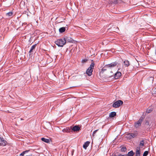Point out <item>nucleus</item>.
Wrapping results in <instances>:
<instances>
[{
  "label": "nucleus",
  "instance_id": "obj_1",
  "mask_svg": "<svg viewBox=\"0 0 156 156\" xmlns=\"http://www.w3.org/2000/svg\"><path fill=\"white\" fill-rule=\"evenodd\" d=\"M67 38L58 39L55 41V44L58 46L62 47L66 43Z\"/></svg>",
  "mask_w": 156,
  "mask_h": 156
},
{
  "label": "nucleus",
  "instance_id": "obj_2",
  "mask_svg": "<svg viewBox=\"0 0 156 156\" xmlns=\"http://www.w3.org/2000/svg\"><path fill=\"white\" fill-rule=\"evenodd\" d=\"M117 63L116 62H114L110 64L106 65L105 66L103 67L102 69L101 72H100V73H101V72L103 73L105 71L107 70H109V69L111 67H114L115 66L117 65Z\"/></svg>",
  "mask_w": 156,
  "mask_h": 156
},
{
  "label": "nucleus",
  "instance_id": "obj_3",
  "mask_svg": "<svg viewBox=\"0 0 156 156\" xmlns=\"http://www.w3.org/2000/svg\"><path fill=\"white\" fill-rule=\"evenodd\" d=\"M94 62H91L90 66L88 68L86 72V73L89 76H91L92 74L94 68Z\"/></svg>",
  "mask_w": 156,
  "mask_h": 156
},
{
  "label": "nucleus",
  "instance_id": "obj_4",
  "mask_svg": "<svg viewBox=\"0 0 156 156\" xmlns=\"http://www.w3.org/2000/svg\"><path fill=\"white\" fill-rule=\"evenodd\" d=\"M144 118V116H142L138 121L135 122L134 123V126L136 128H138L141 126L142 122Z\"/></svg>",
  "mask_w": 156,
  "mask_h": 156
},
{
  "label": "nucleus",
  "instance_id": "obj_5",
  "mask_svg": "<svg viewBox=\"0 0 156 156\" xmlns=\"http://www.w3.org/2000/svg\"><path fill=\"white\" fill-rule=\"evenodd\" d=\"M123 104V101L120 100H118L115 102L112 105V106L114 108H119L121 105Z\"/></svg>",
  "mask_w": 156,
  "mask_h": 156
},
{
  "label": "nucleus",
  "instance_id": "obj_6",
  "mask_svg": "<svg viewBox=\"0 0 156 156\" xmlns=\"http://www.w3.org/2000/svg\"><path fill=\"white\" fill-rule=\"evenodd\" d=\"M138 135V133L137 132H134L133 133H129L128 134V137L129 138L131 139L134 138L137 136Z\"/></svg>",
  "mask_w": 156,
  "mask_h": 156
},
{
  "label": "nucleus",
  "instance_id": "obj_7",
  "mask_svg": "<svg viewBox=\"0 0 156 156\" xmlns=\"http://www.w3.org/2000/svg\"><path fill=\"white\" fill-rule=\"evenodd\" d=\"M7 143V142L5 140H4L3 138L0 137V146H5Z\"/></svg>",
  "mask_w": 156,
  "mask_h": 156
},
{
  "label": "nucleus",
  "instance_id": "obj_8",
  "mask_svg": "<svg viewBox=\"0 0 156 156\" xmlns=\"http://www.w3.org/2000/svg\"><path fill=\"white\" fill-rule=\"evenodd\" d=\"M70 128L74 132L78 131L80 129V128L77 126H75L73 127L71 126Z\"/></svg>",
  "mask_w": 156,
  "mask_h": 156
},
{
  "label": "nucleus",
  "instance_id": "obj_9",
  "mask_svg": "<svg viewBox=\"0 0 156 156\" xmlns=\"http://www.w3.org/2000/svg\"><path fill=\"white\" fill-rule=\"evenodd\" d=\"M121 73L120 72H117L116 73H115L114 76V77L115 79H118L121 76Z\"/></svg>",
  "mask_w": 156,
  "mask_h": 156
},
{
  "label": "nucleus",
  "instance_id": "obj_10",
  "mask_svg": "<svg viewBox=\"0 0 156 156\" xmlns=\"http://www.w3.org/2000/svg\"><path fill=\"white\" fill-rule=\"evenodd\" d=\"M140 147H137L136 152V156H140Z\"/></svg>",
  "mask_w": 156,
  "mask_h": 156
},
{
  "label": "nucleus",
  "instance_id": "obj_11",
  "mask_svg": "<svg viewBox=\"0 0 156 156\" xmlns=\"http://www.w3.org/2000/svg\"><path fill=\"white\" fill-rule=\"evenodd\" d=\"M90 143V142L87 141L85 142L84 144L83 145V147L85 149H86L87 147L89 146V144Z\"/></svg>",
  "mask_w": 156,
  "mask_h": 156
},
{
  "label": "nucleus",
  "instance_id": "obj_12",
  "mask_svg": "<svg viewBox=\"0 0 156 156\" xmlns=\"http://www.w3.org/2000/svg\"><path fill=\"white\" fill-rule=\"evenodd\" d=\"M116 115V113L115 112H111L109 115V117L110 118L113 117Z\"/></svg>",
  "mask_w": 156,
  "mask_h": 156
},
{
  "label": "nucleus",
  "instance_id": "obj_13",
  "mask_svg": "<svg viewBox=\"0 0 156 156\" xmlns=\"http://www.w3.org/2000/svg\"><path fill=\"white\" fill-rule=\"evenodd\" d=\"M36 45V44H35L31 47V49L29 51V53H31L33 52V50L35 49Z\"/></svg>",
  "mask_w": 156,
  "mask_h": 156
},
{
  "label": "nucleus",
  "instance_id": "obj_14",
  "mask_svg": "<svg viewBox=\"0 0 156 156\" xmlns=\"http://www.w3.org/2000/svg\"><path fill=\"white\" fill-rule=\"evenodd\" d=\"M66 30V28L65 27H63L60 28L59 29V32L61 33H62L64 32Z\"/></svg>",
  "mask_w": 156,
  "mask_h": 156
},
{
  "label": "nucleus",
  "instance_id": "obj_15",
  "mask_svg": "<svg viewBox=\"0 0 156 156\" xmlns=\"http://www.w3.org/2000/svg\"><path fill=\"white\" fill-rule=\"evenodd\" d=\"M134 153L133 151H131L129 152L127 155V156H133Z\"/></svg>",
  "mask_w": 156,
  "mask_h": 156
},
{
  "label": "nucleus",
  "instance_id": "obj_16",
  "mask_svg": "<svg viewBox=\"0 0 156 156\" xmlns=\"http://www.w3.org/2000/svg\"><path fill=\"white\" fill-rule=\"evenodd\" d=\"M124 64L125 66L128 67L129 65V62L128 60H125L124 62Z\"/></svg>",
  "mask_w": 156,
  "mask_h": 156
},
{
  "label": "nucleus",
  "instance_id": "obj_17",
  "mask_svg": "<svg viewBox=\"0 0 156 156\" xmlns=\"http://www.w3.org/2000/svg\"><path fill=\"white\" fill-rule=\"evenodd\" d=\"M122 2V0H115L113 2V3L114 4H117V3H121Z\"/></svg>",
  "mask_w": 156,
  "mask_h": 156
},
{
  "label": "nucleus",
  "instance_id": "obj_18",
  "mask_svg": "<svg viewBox=\"0 0 156 156\" xmlns=\"http://www.w3.org/2000/svg\"><path fill=\"white\" fill-rule=\"evenodd\" d=\"M13 14V13L12 12H10L6 14V16L7 17H10L12 16Z\"/></svg>",
  "mask_w": 156,
  "mask_h": 156
},
{
  "label": "nucleus",
  "instance_id": "obj_19",
  "mask_svg": "<svg viewBox=\"0 0 156 156\" xmlns=\"http://www.w3.org/2000/svg\"><path fill=\"white\" fill-rule=\"evenodd\" d=\"M153 109L151 108H148L146 110V112L147 113H149L152 111Z\"/></svg>",
  "mask_w": 156,
  "mask_h": 156
},
{
  "label": "nucleus",
  "instance_id": "obj_20",
  "mask_svg": "<svg viewBox=\"0 0 156 156\" xmlns=\"http://www.w3.org/2000/svg\"><path fill=\"white\" fill-rule=\"evenodd\" d=\"M144 140H142L140 142V144H139V146H140V147H141L142 148V146H144Z\"/></svg>",
  "mask_w": 156,
  "mask_h": 156
},
{
  "label": "nucleus",
  "instance_id": "obj_21",
  "mask_svg": "<svg viewBox=\"0 0 156 156\" xmlns=\"http://www.w3.org/2000/svg\"><path fill=\"white\" fill-rule=\"evenodd\" d=\"M41 140L42 141H43L47 143H49V139H47L45 138H42L41 139Z\"/></svg>",
  "mask_w": 156,
  "mask_h": 156
},
{
  "label": "nucleus",
  "instance_id": "obj_22",
  "mask_svg": "<svg viewBox=\"0 0 156 156\" xmlns=\"http://www.w3.org/2000/svg\"><path fill=\"white\" fill-rule=\"evenodd\" d=\"M69 128H66V129H64L62 130V131L64 132H69Z\"/></svg>",
  "mask_w": 156,
  "mask_h": 156
},
{
  "label": "nucleus",
  "instance_id": "obj_23",
  "mask_svg": "<svg viewBox=\"0 0 156 156\" xmlns=\"http://www.w3.org/2000/svg\"><path fill=\"white\" fill-rule=\"evenodd\" d=\"M126 150V148L125 147H122L121 149V151L122 152H125Z\"/></svg>",
  "mask_w": 156,
  "mask_h": 156
},
{
  "label": "nucleus",
  "instance_id": "obj_24",
  "mask_svg": "<svg viewBox=\"0 0 156 156\" xmlns=\"http://www.w3.org/2000/svg\"><path fill=\"white\" fill-rule=\"evenodd\" d=\"M148 154V151H146L144 152L143 154V156H147Z\"/></svg>",
  "mask_w": 156,
  "mask_h": 156
},
{
  "label": "nucleus",
  "instance_id": "obj_25",
  "mask_svg": "<svg viewBox=\"0 0 156 156\" xmlns=\"http://www.w3.org/2000/svg\"><path fill=\"white\" fill-rule=\"evenodd\" d=\"M113 76V73L112 72V71H111L110 72V74L108 75L107 76L109 77H112V76Z\"/></svg>",
  "mask_w": 156,
  "mask_h": 156
},
{
  "label": "nucleus",
  "instance_id": "obj_26",
  "mask_svg": "<svg viewBox=\"0 0 156 156\" xmlns=\"http://www.w3.org/2000/svg\"><path fill=\"white\" fill-rule=\"evenodd\" d=\"M145 124L147 125L150 126L149 122L148 120L146 121Z\"/></svg>",
  "mask_w": 156,
  "mask_h": 156
},
{
  "label": "nucleus",
  "instance_id": "obj_27",
  "mask_svg": "<svg viewBox=\"0 0 156 156\" xmlns=\"http://www.w3.org/2000/svg\"><path fill=\"white\" fill-rule=\"evenodd\" d=\"M149 80H151V81H153L154 80V78L153 77H150L149 78Z\"/></svg>",
  "mask_w": 156,
  "mask_h": 156
},
{
  "label": "nucleus",
  "instance_id": "obj_28",
  "mask_svg": "<svg viewBox=\"0 0 156 156\" xmlns=\"http://www.w3.org/2000/svg\"><path fill=\"white\" fill-rule=\"evenodd\" d=\"M98 130L97 129V130H95V131H94L93 133V134H92V136H93H93H94V134L96 133V132Z\"/></svg>",
  "mask_w": 156,
  "mask_h": 156
},
{
  "label": "nucleus",
  "instance_id": "obj_29",
  "mask_svg": "<svg viewBox=\"0 0 156 156\" xmlns=\"http://www.w3.org/2000/svg\"><path fill=\"white\" fill-rule=\"evenodd\" d=\"M30 151V150H26L24 151V153L25 154L26 153L28 152H29Z\"/></svg>",
  "mask_w": 156,
  "mask_h": 156
},
{
  "label": "nucleus",
  "instance_id": "obj_30",
  "mask_svg": "<svg viewBox=\"0 0 156 156\" xmlns=\"http://www.w3.org/2000/svg\"><path fill=\"white\" fill-rule=\"evenodd\" d=\"M113 156H124V155L121 154H119L118 155L115 154Z\"/></svg>",
  "mask_w": 156,
  "mask_h": 156
},
{
  "label": "nucleus",
  "instance_id": "obj_31",
  "mask_svg": "<svg viewBox=\"0 0 156 156\" xmlns=\"http://www.w3.org/2000/svg\"><path fill=\"white\" fill-rule=\"evenodd\" d=\"M25 154L24 151H23L22 153L20 154V156H23Z\"/></svg>",
  "mask_w": 156,
  "mask_h": 156
},
{
  "label": "nucleus",
  "instance_id": "obj_32",
  "mask_svg": "<svg viewBox=\"0 0 156 156\" xmlns=\"http://www.w3.org/2000/svg\"><path fill=\"white\" fill-rule=\"evenodd\" d=\"M86 61L87 60L85 59H83L82 60L83 62H86Z\"/></svg>",
  "mask_w": 156,
  "mask_h": 156
},
{
  "label": "nucleus",
  "instance_id": "obj_33",
  "mask_svg": "<svg viewBox=\"0 0 156 156\" xmlns=\"http://www.w3.org/2000/svg\"><path fill=\"white\" fill-rule=\"evenodd\" d=\"M73 152H74V150L73 151H72V155H73Z\"/></svg>",
  "mask_w": 156,
  "mask_h": 156
},
{
  "label": "nucleus",
  "instance_id": "obj_34",
  "mask_svg": "<svg viewBox=\"0 0 156 156\" xmlns=\"http://www.w3.org/2000/svg\"><path fill=\"white\" fill-rule=\"evenodd\" d=\"M50 141H51V140L49 138V143H50Z\"/></svg>",
  "mask_w": 156,
  "mask_h": 156
},
{
  "label": "nucleus",
  "instance_id": "obj_35",
  "mask_svg": "<svg viewBox=\"0 0 156 156\" xmlns=\"http://www.w3.org/2000/svg\"><path fill=\"white\" fill-rule=\"evenodd\" d=\"M72 40H71V39L70 40V41H69V42H71L72 41Z\"/></svg>",
  "mask_w": 156,
  "mask_h": 156
},
{
  "label": "nucleus",
  "instance_id": "obj_36",
  "mask_svg": "<svg viewBox=\"0 0 156 156\" xmlns=\"http://www.w3.org/2000/svg\"><path fill=\"white\" fill-rule=\"evenodd\" d=\"M49 61H51H51H52V60H50V59H49Z\"/></svg>",
  "mask_w": 156,
  "mask_h": 156
}]
</instances>
